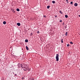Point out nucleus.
<instances>
[{
    "label": "nucleus",
    "mask_w": 80,
    "mask_h": 80,
    "mask_svg": "<svg viewBox=\"0 0 80 80\" xmlns=\"http://www.w3.org/2000/svg\"><path fill=\"white\" fill-rule=\"evenodd\" d=\"M22 68L24 71L28 70V72H30L31 70L30 68H29L27 65L25 63L22 64Z\"/></svg>",
    "instance_id": "f257e3e1"
},
{
    "label": "nucleus",
    "mask_w": 80,
    "mask_h": 80,
    "mask_svg": "<svg viewBox=\"0 0 80 80\" xmlns=\"http://www.w3.org/2000/svg\"><path fill=\"white\" fill-rule=\"evenodd\" d=\"M59 57V55L58 54H57L56 55V61L57 62H58V60H59V58H58V57Z\"/></svg>",
    "instance_id": "f03ea898"
},
{
    "label": "nucleus",
    "mask_w": 80,
    "mask_h": 80,
    "mask_svg": "<svg viewBox=\"0 0 80 80\" xmlns=\"http://www.w3.org/2000/svg\"><path fill=\"white\" fill-rule=\"evenodd\" d=\"M18 67H19V68H20V67L22 68V64H20V63H18Z\"/></svg>",
    "instance_id": "7ed1b4c3"
},
{
    "label": "nucleus",
    "mask_w": 80,
    "mask_h": 80,
    "mask_svg": "<svg viewBox=\"0 0 80 80\" xmlns=\"http://www.w3.org/2000/svg\"><path fill=\"white\" fill-rule=\"evenodd\" d=\"M11 10L12 11V12H13V13H15V10H14V9H13L12 8L11 9Z\"/></svg>",
    "instance_id": "20e7f679"
},
{
    "label": "nucleus",
    "mask_w": 80,
    "mask_h": 80,
    "mask_svg": "<svg viewBox=\"0 0 80 80\" xmlns=\"http://www.w3.org/2000/svg\"><path fill=\"white\" fill-rule=\"evenodd\" d=\"M78 6V4H77V3H75L74 4V6H75V7H77Z\"/></svg>",
    "instance_id": "39448f33"
},
{
    "label": "nucleus",
    "mask_w": 80,
    "mask_h": 80,
    "mask_svg": "<svg viewBox=\"0 0 80 80\" xmlns=\"http://www.w3.org/2000/svg\"><path fill=\"white\" fill-rule=\"evenodd\" d=\"M26 48L27 50H28V47L27 46H26Z\"/></svg>",
    "instance_id": "423d86ee"
},
{
    "label": "nucleus",
    "mask_w": 80,
    "mask_h": 80,
    "mask_svg": "<svg viewBox=\"0 0 80 80\" xmlns=\"http://www.w3.org/2000/svg\"><path fill=\"white\" fill-rule=\"evenodd\" d=\"M17 25L18 26H20V23H17Z\"/></svg>",
    "instance_id": "0eeeda50"
},
{
    "label": "nucleus",
    "mask_w": 80,
    "mask_h": 80,
    "mask_svg": "<svg viewBox=\"0 0 80 80\" xmlns=\"http://www.w3.org/2000/svg\"><path fill=\"white\" fill-rule=\"evenodd\" d=\"M3 23L4 25H5V24H6V22L5 21H4V22H3Z\"/></svg>",
    "instance_id": "6e6552de"
},
{
    "label": "nucleus",
    "mask_w": 80,
    "mask_h": 80,
    "mask_svg": "<svg viewBox=\"0 0 80 80\" xmlns=\"http://www.w3.org/2000/svg\"><path fill=\"white\" fill-rule=\"evenodd\" d=\"M29 80H34V78H30Z\"/></svg>",
    "instance_id": "1a4fd4ad"
},
{
    "label": "nucleus",
    "mask_w": 80,
    "mask_h": 80,
    "mask_svg": "<svg viewBox=\"0 0 80 80\" xmlns=\"http://www.w3.org/2000/svg\"><path fill=\"white\" fill-rule=\"evenodd\" d=\"M16 11H17L18 12H19V11H20V9L18 8H17L16 9Z\"/></svg>",
    "instance_id": "9d476101"
},
{
    "label": "nucleus",
    "mask_w": 80,
    "mask_h": 80,
    "mask_svg": "<svg viewBox=\"0 0 80 80\" xmlns=\"http://www.w3.org/2000/svg\"><path fill=\"white\" fill-rule=\"evenodd\" d=\"M64 27L65 28H67V25H65V26H64Z\"/></svg>",
    "instance_id": "9b49d317"
},
{
    "label": "nucleus",
    "mask_w": 80,
    "mask_h": 80,
    "mask_svg": "<svg viewBox=\"0 0 80 80\" xmlns=\"http://www.w3.org/2000/svg\"><path fill=\"white\" fill-rule=\"evenodd\" d=\"M25 42H28V39H26V40H25Z\"/></svg>",
    "instance_id": "f8f14e48"
},
{
    "label": "nucleus",
    "mask_w": 80,
    "mask_h": 80,
    "mask_svg": "<svg viewBox=\"0 0 80 80\" xmlns=\"http://www.w3.org/2000/svg\"><path fill=\"white\" fill-rule=\"evenodd\" d=\"M59 12L60 13H61V14H63V12L61 11V10L59 11Z\"/></svg>",
    "instance_id": "ddd939ff"
},
{
    "label": "nucleus",
    "mask_w": 80,
    "mask_h": 80,
    "mask_svg": "<svg viewBox=\"0 0 80 80\" xmlns=\"http://www.w3.org/2000/svg\"><path fill=\"white\" fill-rule=\"evenodd\" d=\"M68 32H66V34H65L66 36H67V35H68Z\"/></svg>",
    "instance_id": "4468645a"
},
{
    "label": "nucleus",
    "mask_w": 80,
    "mask_h": 80,
    "mask_svg": "<svg viewBox=\"0 0 80 80\" xmlns=\"http://www.w3.org/2000/svg\"><path fill=\"white\" fill-rule=\"evenodd\" d=\"M50 6L49 5L47 6V8H48V9H49V8H50Z\"/></svg>",
    "instance_id": "2eb2a0df"
},
{
    "label": "nucleus",
    "mask_w": 80,
    "mask_h": 80,
    "mask_svg": "<svg viewBox=\"0 0 80 80\" xmlns=\"http://www.w3.org/2000/svg\"><path fill=\"white\" fill-rule=\"evenodd\" d=\"M65 18H68V15H65Z\"/></svg>",
    "instance_id": "dca6fc26"
},
{
    "label": "nucleus",
    "mask_w": 80,
    "mask_h": 80,
    "mask_svg": "<svg viewBox=\"0 0 80 80\" xmlns=\"http://www.w3.org/2000/svg\"><path fill=\"white\" fill-rule=\"evenodd\" d=\"M52 3H55V1H52Z\"/></svg>",
    "instance_id": "f3484780"
},
{
    "label": "nucleus",
    "mask_w": 80,
    "mask_h": 80,
    "mask_svg": "<svg viewBox=\"0 0 80 80\" xmlns=\"http://www.w3.org/2000/svg\"><path fill=\"white\" fill-rule=\"evenodd\" d=\"M70 43L71 44H72V45H73V43L72 42H70Z\"/></svg>",
    "instance_id": "a211bd4d"
},
{
    "label": "nucleus",
    "mask_w": 80,
    "mask_h": 80,
    "mask_svg": "<svg viewBox=\"0 0 80 80\" xmlns=\"http://www.w3.org/2000/svg\"><path fill=\"white\" fill-rule=\"evenodd\" d=\"M70 4L71 5H73V2H71Z\"/></svg>",
    "instance_id": "6ab92c4d"
},
{
    "label": "nucleus",
    "mask_w": 80,
    "mask_h": 80,
    "mask_svg": "<svg viewBox=\"0 0 80 80\" xmlns=\"http://www.w3.org/2000/svg\"><path fill=\"white\" fill-rule=\"evenodd\" d=\"M61 42H62V43H63V41L62 39H61Z\"/></svg>",
    "instance_id": "aec40b11"
},
{
    "label": "nucleus",
    "mask_w": 80,
    "mask_h": 80,
    "mask_svg": "<svg viewBox=\"0 0 80 80\" xmlns=\"http://www.w3.org/2000/svg\"><path fill=\"white\" fill-rule=\"evenodd\" d=\"M37 33H40V32H39V31H37Z\"/></svg>",
    "instance_id": "412c9836"
},
{
    "label": "nucleus",
    "mask_w": 80,
    "mask_h": 80,
    "mask_svg": "<svg viewBox=\"0 0 80 80\" xmlns=\"http://www.w3.org/2000/svg\"><path fill=\"white\" fill-rule=\"evenodd\" d=\"M69 46H70V45H69V44H68L67 45V47H68Z\"/></svg>",
    "instance_id": "4be33fe9"
},
{
    "label": "nucleus",
    "mask_w": 80,
    "mask_h": 80,
    "mask_svg": "<svg viewBox=\"0 0 80 80\" xmlns=\"http://www.w3.org/2000/svg\"><path fill=\"white\" fill-rule=\"evenodd\" d=\"M59 22H62V20H60Z\"/></svg>",
    "instance_id": "5701e85b"
},
{
    "label": "nucleus",
    "mask_w": 80,
    "mask_h": 80,
    "mask_svg": "<svg viewBox=\"0 0 80 80\" xmlns=\"http://www.w3.org/2000/svg\"><path fill=\"white\" fill-rule=\"evenodd\" d=\"M31 36H32V35H33V34H32V33H31Z\"/></svg>",
    "instance_id": "b1692460"
},
{
    "label": "nucleus",
    "mask_w": 80,
    "mask_h": 80,
    "mask_svg": "<svg viewBox=\"0 0 80 80\" xmlns=\"http://www.w3.org/2000/svg\"><path fill=\"white\" fill-rule=\"evenodd\" d=\"M22 80L24 79V77H22Z\"/></svg>",
    "instance_id": "393cba45"
},
{
    "label": "nucleus",
    "mask_w": 80,
    "mask_h": 80,
    "mask_svg": "<svg viewBox=\"0 0 80 80\" xmlns=\"http://www.w3.org/2000/svg\"><path fill=\"white\" fill-rule=\"evenodd\" d=\"M55 17H56V18H57V16L55 15Z\"/></svg>",
    "instance_id": "a878e982"
},
{
    "label": "nucleus",
    "mask_w": 80,
    "mask_h": 80,
    "mask_svg": "<svg viewBox=\"0 0 80 80\" xmlns=\"http://www.w3.org/2000/svg\"><path fill=\"white\" fill-rule=\"evenodd\" d=\"M65 24V23H64V22H63V23H62V25H64Z\"/></svg>",
    "instance_id": "bb28decb"
},
{
    "label": "nucleus",
    "mask_w": 80,
    "mask_h": 80,
    "mask_svg": "<svg viewBox=\"0 0 80 80\" xmlns=\"http://www.w3.org/2000/svg\"><path fill=\"white\" fill-rule=\"evenodd\" d=\"M44 17H46V16L45 15L43 16Z\"/></svg>",
    "instance_id": "cd10ccee"
},
{
    "label": "nucleus",
    "mask_w": 80,
    "mask_h": 80,
    "mask_svg": "<svg viewBox=\"0 0 80 80\" xmlns=\"http://www.w3.org/2000/svg\"><path fill=\"white\" fill-rule=\"evenodd\" d=\"M14 75H15V76H17V74H15Z\"/></svg>",
    "instance_id": "c85d7f7f"
},
{
    "label": "nucleus",
    "mask_w": 80,
    "mask_h": 80,
    "mask_svg": "<svg viewBox=\"0 0 80 80\" xmlns=\"http://www.w3.org/2000/svg\"><path fill=\"white\" fill-rule=\"evenodd\" d=\"M66 2H67V3H68V1H66Z\"/></svg>",
    "instance_id": "c756f323"
},
{
    "label": "nucleus",
    "mask_w": 80,
    "mask_h": 80,
    "mask_svg": "<svg viewBox=\"0 0 80 80\" xmlns=\"http://www.w3.org/2000/svg\"><path fill=\"white\" fill-rule=\"evenodd\" d=\"M78 17H80V15H78Z\"/></svg>",
    "instance_id": "7c9ffc66"
},
{
    "label": "nucleus",
    "mask_w": 80,
    "mask_h": 80,
    "mask_svg": "<svg viewBox=\"0 0 80 80\" xmlns=\"http://www.w3.org/2000/svg\"><path fill=\"white\" fill-rule=\"evenodd\" d=\"M68 0H66V1H68Z\"/></svg>",
    "instance_id": "2f4dec72"
},
{
    "label": "nucleus",
    "mask_w": 80,
    "mask_h": 80,
    "mask_svg": "<svg viewBox=\"0 0 80 80\" xmlns=\"http://www.w3.org/2000/svg\"><path fill=\"white\" fill-rule=\"evenodd\" d=\"M2 80H4V79H2Z\"/></svg>",
    "instance_id": "473e14b6"
}]
</instances>
